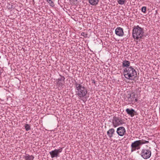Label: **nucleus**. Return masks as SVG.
<instances>
[{
    "mask_svg": "<svg viewBox=\"0 0 160 160\" xmlns=\"http://www.w3.org/2000/svg\"><path fill=\"white\" fill-rule=\"evenodd\" d=\"M48 3H49L50 6L52 7H53L54 6V3L52 2V0H49V2H48Z\"/></svg>",
    "mask_w": 160,
    "mask_h": 160,
    "instance_id": "obj_19",
    "label": "nucleus"
},
{
    "mask_svg": "<svg viewBox=\"0 0 160 160\" xmlns=\"http://www.w3.org/2000/svg\"><path fill=\"white\" fill-rule=\"evenodd\" d=\"M112 123L114 128L124 123L122 120L116 117H113Z\"/></svg>",
    "mask_w": 160,
    "mask_h": 160,
    "instance_id": "obj_6",
    "label": "nucleus"
},
{
    "mask_svg": "<svg viewBox=\"0 0 160 160\" xmlns=\"http://www.w3.org/2000/svg\"><path fill=\"white\" fill-rule=\"evenodd\" d=\"M24 158L25 160H33L34 157L32 155H27L24 156Z\"/></svg>",
    "mask_w": 160,
    "mask_h": 160,
    "instance_id": "obj_16",
    "label": "nucleus"
},
{
    "mask_svg": "<svg viewBox=\"0 0 160 160\" xmlns=\"http://www.w3.org/2000/svg\"><path fill=\"white\" fill-rule=\"evenodd\" d=\"M114 132V129L113 128H111L107 131V134L109 137L111 138L112 137Z\"/></svg>",
    "mask_w": 160,
    "mask_h": 160,
    "instance_id": "obj_12",
    "label": "nucleus"
},
{
    "mask_svg": "<svg viewBox=\"0 0 160 160\" xmlns=\"http://www.w3.org/2000/svg\"><path fill=\"white\" fill-rule=\"evenodd\" d=\"M138 95L136 91L132 92L130 95V96L128 98L129 99H130L131 101L137 102L138 101L137 98Z\"/></svg>",
    "mask_w": 160,
    "mask_h": 160,
    "instance_id": "obj_8",
    "label": "nucleus"
},
{
    "mask_svg": "<svg viewBox=\"0 0 160 160\" xmlns=\"http://www.w3.org/2000/svg\"><path fill=\"white\" fill-rule=\"evenodd\" d=\"M99 2V0H88V2L92 5H97Z\"/></svg>",
    "mask_w": 160,
    "mask_h": 160,
    "instance_id": "obj_15",
    "label": "nucleus"
},
{
    "mask_svg": "<svg viewBox=\"0 0 160 160\" xmlns=\"http://www.w3.org/2000/svg\"><path fill=\"white\" fill-rule=\"evenodd\" d=\"M117 1L119 4L123 5L125 3L126 0H118Z\"/></svg>",
    "mask_w": 160,
    "mask_h": 160,
    "instance_id": "obj_18",
    "label": "nucleus"
},
{
    "mask_svg": "<svg viewBox=\"0 0 160 160\" xmlns=\"http://www.w3.org/2000/svg\"><path fill=\"white\" fill-rule=\"evenodd\" d=\"M149 142L144 140H137L132 142L131 145V151L133 152L136 150L139 149L140 146L142 144L148 143Z\"/></svg>",
    "mask_w": 160,
    "mask_h": 160,
    "instance_id": "obj_4",
    "label": "nucleus"
},
{
    "mask_svg": "<svg viewBox=\"0 0 160 160\" xmlns=\"http://www.w3.org/2000/svg\"><path fill=\"white\" fill-rule=\"evenodd\" d=\"M25 128L27 131L31 129L30 125L28 124H26L25 125Z\"/></svg>",
    "mask_w": 160,
    "mask_h": 160,
    "instance_id": "obj_17",
    "label": "nucleus"
},
{
    "mask_svg": "<svg viewBox=\"0 0 160 160\" xmlns=\"http://www.w3.org/2000/svg\"><path fill=\"white\" fill-rule=\"evenodd\" d=\"M144 33L143 29L138 25L134 26L132 30V36L136 40H140L142 37Z\"/></svg>",
    "mask_w": 160,
    "mask_h": 160,
    "instance_id": "obj_3",
    "label": "nucleus"
},
{
    "mask_svg": "<svg viewBox=\"0 0 160 160\" xmlns=\"http://www.w3.org/2000/svg\"><path fill=\"white\" fill-rule=\"evenodd\" d=\"M146 11V7H143L142 8V11L144 13H145Z\"/></svg>",
    "mask_w": 160,
    "mask_h": 160,
    "instance_id": "obj_20",
    "label": "nucleus"
},
{
    "mask_svg": "<svg viewBox=\"0 0 160 160\" xmlns=\"http://www.w3.org/2000/svg\"><path fill=\"white\" fill-rule=\"evenodd\" d=\"M116 34L119 37L123 36L124 35V32L122 28L118 27L115 30Z\"/></svg>",
    "mask_w": 160,
    "mask_h": 160,
    "instance_id": "obj_10",
    "label": "nucleus"
},
{
    "mask_svg": "<svg viewBox=\"0 0 160 160\" xmlns=\"http://www.w3.org/2000/svg\"><path fill=\"white\" fill-rule=\"evenodd\" d=\"M123 74L125 78L129 80H132L137 76L136 70L132 67L125 68L123 70Z\"/></svg>",
    "mask_w": 160,
    "mask_h": 160,
    "instance_id": "obj_1",
    "label": "nucleus"
},
{
    "mask_svg": "<svg viewBox=\"0 0 160 160\" xmlns=\"http://www.w3.org/2000/svg\"><path fill=\"white\" fill-rule=\"evenodd\" d=\"M75 85L76 94L79 98H81L86 96L87 93L86 88L77 82L75 83Z\"/></svg>",
    "mask_w": 160,
    "mask_h": 160,
    "instance_id": "obj_2",
    "label": "nucleus"
},
{
    "mask_svg": "<svg viewBox=\"0 0 160 160\" xmlns=\"http://www.w3.org/2000/svg\"><path fill=\"white\" fill-rule=\"evenodd\" d=\"M58 82L57 83V84L59 87H62L64 84V79H62V78H61L60 79H58L57 80Z\"/></svg>",
    "mask_w": 160,
    "mask_h": 160,
    "instance_id": "obj_14",
    "label": "nucleus"
},
{
    "mask_svg": "<svg viewBox=\"0 0 160 160\" xmlns=\"http://www.w3.org/2000/svg\"><path fill=\"white\" fill-rule=\"evenodd\" d=\"M126 112L131 117H133L135 115V111L133 109H130L129 108H127L126 110Z\"/></svg>",
    "mask_w": 160,
    "mask_h": 160,
    "instance_id": "obj_11",
    "label": "nucleus"
},
{
    "mask_svg": "<svg viewBox=\"0 0 160 160\" xmlns=\"http://www.w3.org/2000/svg\"><path fill=\"white\" fill-rule=\"evenodd\" d=\"M82 36L84 37H86L87 36V34H86L85 32H82L81 34Z\"/></svg>",
    "mask_w": 160,
    "mask_h": 160,
    "instance_id": "obj_21",
    "label": "nucleus"
},
{
    "mask_svg": "<svg viewBox=\"0 0 160 160\" xmlns=\"http://www.w3.org/2000/svg\"><path fill=\"white\" fill-rule=\"evenodd\" d=\"M140 155L144 159L148 158L151 156V151L148 149H143L141 150Z\"/></svg>",
    "mask_w": 160,
    "mask_h": 160,
    "instance_id": "obj_5",
    "label": "nucleus"
},
{
    "mask_svg": "<svg viewBox=\"0 0 160 160\" xmlns=\"http://www.w3.org/2000/svg\"><path fill=\"white\" fill-rule=\"evenodd\" d=\"M62 151V148H61L58 149H55L49 152V153L52 158L57 157L59 156V153L61 152Z\"/></svg>",
    "mask_w": 160,
    "mask_h": 160,
    "instance_id": "obj_7",
    "label": "nucleus"
},
{
    "mask_svg": "<svg viewBox=\"0 0 160 160\" xmlns=\"http://www.w3.org/2000/svg\"><path fill=\"white\" fill-rule=\"evenodd\" d=\"M117 132L120 136H123L126 133V130L124 127H121L117 128Z\"/></svg>",
    "mask_w": 160,
    "mask_h": 160,
    "instance_id": "obj_9",
    "label": "nucleus"
},
{
    "mask_svg": "<svg viewBox=\"0 0 160 160\" xmlns=\"http://www.w3.org/2000/svg\"><path fill=\"white\" fill-rule=\"evenodd\" d=\"M130 65V62L128 61L125 60L122 62V66L123 67L128 68Z\"/></svg>",
    "mask_w": 160,
    "mask_h": 160,
    "instance_id": "obj_13",
    "label": "nucleus"
}]
</instances>
